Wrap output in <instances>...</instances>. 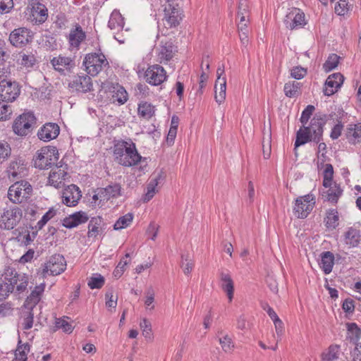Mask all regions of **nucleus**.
Here are the masks:
<instances>
[{"label":"nucleus","mask_w":361,"mask_h":361,"mask_svg":"<svg viewBox=\"0 0 361 361\" xmlns=\"http://www.w3.org/2000/svg\"><path fill=\"white\" fill-rule=\"evenodd\" d=\"M290 74L292 78L297 80H300L303 78L306 75L307 71L305 68H303L301 66H296L291 70Z\"/></svg>","instance_id":"63"},{"label":"nucleus","mask_w":361,"mask_h":361,"mask_svg":"<svg viewBox=\"0 0 361 361\" xmlns=\"http://www.w3.org/2000/svg\"><path fill=\"white\" fill-rule=\"evenodd\" d=\"M22 210L18 207H14L4 210L0 218V227L4 229H13L21 220Z\"/></svg>","instance_id":"9"},{"label":"nucleus","mask_w":361,"mask_h":361,"mask_svg":"<svg viewBox=\"0 0 361 361\" xmlns=\"http://www.w3.org/2000/svg\"><path fill=\"white\" fill-rule=\"evenodd\" d=\"M13 7V0H0V13H6Z\"/></svg>","instance_id":"64"},{"label":"nucleus","mask_w":361,"mask_h":361,"mask_svg":"<svg viewBox=\"0 0 361 361\" xmlns=\"http://www.w3.org/2000/svg\"><path fill=\"white\" fill-rule=\"evenodd\" d=\"M66 268V262L63 255L56 254L51 256L44 264L43 268L39 272L44 279L47 275L56 276L61 274Z\"/></svg>","instance_id":"4"},{"label":"nucleus","mask_w":361,"mask_h":361,"mask_svg":"<svg viewBox=\"0 0 361 361\" xmlns=\"http://www.w3.org/2000/svg\"><path fill=\"white\" fill-rule=\"evenodd\" d=\"M110 92H111V101L113 103L117 102L118 104H125L128 98V93L125 88L117 84H113L111 86Z\"/></svg>","instance_id":"20"},{"label":"nucleus","mask_w":361,"mask_h":361,"mask_svg":"<svg viewBox=\"0 0 361 361\" xmlns=\"http://www.w3.org/2000/svg\"><path fill=\"white\" fill-rule=\"evenodd\" d=\"M167 75L164 68L159 65H153L148 67L145 73V79L152 85H161L166 80Z\"/></svg>","instance_id":"11"},{"label":"nucleus","mask_w":361,"mask_h":361,"mask_svg":"<svg viewBox=\"0 0 361 361\" xmlns=\"http://www.w3.org/2000/svg\"><path fill=\"white\" fill-rule=\"evenodd\" d=\"M11 149L9 144L0 141V161L6 159L11 155Z\"/></svg>","instance_id":"60"},{"label":"nucleus","mask_w":361,"mask_h":361,"mask_svg":"<svg viewBox=\"0 0 361 361\" xmlns=\"http://www.w3.org/2000/svg\"><path fill=\"white\" fill-rule=\"evenodd\" d=\"M346 138L353 145L361 142V123L349 126L347 129Z\"/></svg>","instance_id":"27"},{"label":"nucleus","mask_w":361,"mask_h":361,"mask_svg":"<svg viewBox=\"0 0 361 361\" xmlns=\"http://www.w3.org/2000/svg\"><path fill=\"white\" fill-rule=\"evenodd\" d=\"M68 87L78 92H87L91 91L92 88V83L90 76L78 75L69 82Z\"/></svg>","instance_id":"16"},{"label":"nucleus","mask_w":361,"mask_h":361,"mask_svg":"<svg viewBox=\"0 0 361 361\" xmlns=\"http://www.w3.org/2000/svg\"><path fill=\"white\" fill-rule=\"evenodd\" d=\"M338 212L335 209L327 212L326 218V226L329 228H335L338 224Z\"/></svg>","instance_id":"45"},{"label":"nucleus","mask_w":361,"mask_h":361,"mask_svg":"<svg viewBox=\"0 0 361 361\" xmlns=\"http://www.w3.org/2000/svg\"><path fill=\"white\" fill-rule=\"evenodd\" d=\"M137 111L140 116L149 119L154 115L155 107L150 103L142 102L139 104Z\"/></svg>","instance_id":"36"},{"label":"nucleus","mask_w":361,"mask_h":361,"mask_svg":"<svg viewBox=\"0 0 361 361\" xmlns=\"http://www.w3.org/2000/svg\"><path fill=\"white\" fill-rule=\"evenodd\" d=\"M55 327L57 329H61L64 332L68 334L71 333L73 329L72 324L65 317L57 319L55 322Z\"/></svg>","instance_id":"52"},{"label":"nucleus","mask_w":361,"mask_h":361,"mask_svg":"<svg viewBox=\"0 0 361 361\" xmlns=\"http://www.w3.org/2000/svg\"><path fill=\"white\" fill-rule=\"evenodd\" d=\"M221 287L226 293L229 302L233 298L234 283L229 274L221 272L220 274Z\"/></svg>","instance_id":"21"},{"label":"nucleus","mask_w":361,"mask_h":361,"mask_svg":"<svg viewBox=\"0 0 361 361\" xmlns=\"http://www.w3.org/2000/svg\"><path fill=\"white\" fill-rule=\"evenodd\" d=\"M56 214V210L54 208H51L49 209L48 212H47L42 219L37 222V226L38 229H42V227L47 223L48 221H49L51 219H52L55 215Z\"/></svg>","instance_id":"57"},{"label":"nucleus","mask_w":361,"mask_h":361,"mask_svg":"<svg viewBox=\"0 0 361 361\" xmlns=\"http://www.w3.org/2000/svg\"><path fill=\"white\" fill-rule=\"evenodd\" d=\"M302 202V199L296 200L294 211L298 218L304 219L312 211V204H305Z\"/></svg>","instance_id":"35"},{"label":"nucleus","mask_w":361,"mask_h":361,"mask_svg":"<svg viewBox=\"0 0 361 361\" xmlns=\"http://www.w3.org/2000/svg\"><path fill=\"white\" fill-rule=\"evenodd\" d=\"M237 16L241 21H244L245 19H250V10L247 0H239Z\"/></svg>","instance_id":"39"},{"label":"nucleus","mask_w":361,"mask_h":361,"mask_svg":"<svg viewBox=\"0 0 361 361\" xmlns=\"http://www.w3.org/2000/svg\"><path fill=\"white\" fill-rule=\"evenodd\" d=\"M174 48L171 42H166L160 47L158 57L161 63L168 61L173 56Z\"/></svg>","instance_id":"34"},{"label":"nucleus","mask_w":361,"mask_h":361,"mask_svg":"<svg viewBox=\"0 0 361 361\" xmlns=\"http://www.w3.org/2000/svg\"><path fill=\"white\" fill-rule=\"evenodd\" d=\"M344 78L340 73L330 75L325 82L324 93L326 96H331L338 91L343 82Z\"/></svg>","instance_id":"15"},{"label":"nucleus","mask_w":361,"mask_h":361,"mask_svg":"<svg viewBox=\"0 0 361 361\" xmlns=\"http://www.w3.org/2000/svg\"><path fill=\"white\" fill-rule=\"evenodd\" d=\"M85 33L80 25H77L75 30L69 34V43L71 47L78 49L80 43L85 39Z\"/></svg>","instance_id":"31"},{"label":"nucleus","mask_w":361,"mask_h":361,"mask_svg":"<svg viewBox=\"0 0 361 361\" xmlns=\"http://www.w3.org/2000/svg\"><path fill=\"white\" fill-rule=\"evenodd\" d=\"M345 241L351 247H356L360 241V231L355 228H350L345 234Z\"/></svg>","instance_id":"37"},{"label":"nucleus","mask_w":361,"mask_h":361,"mask_svg":"<svg viewBox=\"0 0 361 361\" xmlns=\"http://www.w3.org/2000/svg\"><path fill=\"white\" fill-rule=\"evenodd\" d=\"M11 79V66L0 61V83Z\"/></svg>","instance_id":"48"},{"label":"nucleus","mask_w":361,"mask_h":361,"mask_svg":"<svg viewBox=\"0 0 361 361\" xmlns=\"http://www.w3.org/2000/svg\"><path fill=\"white\" fill-rule=\"evenodd\" d=\"M36 63V59L33 54L22 55L21 65L26 68H32Z\"/></svg>","instance_id":"62"},{"label":"nucleus","mask_w":361,"mask_h":361,"mask_svg":"<svg viewBox=\"0 0 361 361\" xmlns=\"http://www.w3.org/2000/svg\"><path fill=\"white\" fill-rule=\"evenodd\" d=\"M334 264V256L329 251L324 252L321 255L320 267L326 274L331 272Z\"/></svg>","instance_id":"29"},{"label":"nucleus","mask_w":361,"mask_h":361,"mask_svg":"<svg viewBox=\"0 0 361 361\" xmlns=\"http://www.w3.org/2000/svg\"><path fill=\"white\" fill-rule=\"evenodd\" d=\"M25 167L20 161H11L8 168V178L14 181L22 178L25 173Z\"/></svg>","instance_id":"24"},{"label":"nucleus","mask_w":361,"mask_h":361,"mask_svg":"<svg viewBox=\"0 0 361 361\" xmlns=\"http://www.w3.org/2000/svg\"><path fill=\"white\" fill-rule=\"evenodd\" d=\"M157 179H152L147 186V192L143 197V202H147L154 196L157 190Z\"/></svg>","instance_id":"43"},{"label":"nucleus","mask_w":361,"mask_h":361,"mask_svg":"<svg viewBox=\"0 0 361 361\" xmlns=\"http://www.w3.org/2000/svg\"><path fill=\"white\" fill-rule=\"evenodd\" d=\"M106 306L108 308H114L115 309L117 304L118 296H114V290L113 288L109 289L106 294Z\"/></svg>","instance_id":"55"},{"label":"nucleus","mask_w":361,"mask_h":361,"mask_svg":"<svg viewBox=\"0 0 361 361\" xmlns=\"http://www.w3.org/2000/svg\"><path fill=\"white\" fill-rule=\"evenodd\" d=\"M83 64L87 72L92 76L97 75L104 66L108 65V61L104 55L96 53L86 55Z\"/></svg>","instance_id":"5"},{"label":"nucleus","mask_w":361,"mask_h":361,"mask_svg":"<svg viewBox=\"0 0 361 361\" xmlns=\"http://www.w3.org/2000/svg\"><path fill=\"white\" fill-rule=\"evenodd\" d=\"M33 38V34L29 29L22 27L14 29L9 35L11 44L18 48H22L30 43Z\"/></svg>","instance_id":"8"},{"label":"nucleus","mask_w":361,"mask_h":361,"mask_svg":"<svg viewBox=\"0 0 361 361\" xmlns=\"http://www.w3.org/2000/svg\"><path fill=\"white\" fill-rule=\"evenodd\" d=\"M133 219V214L132 213H128L124 216L118 218L114 225L115 230H121L126 228Z\"/></svg>","instance_id":"41"},{"label":"nucleus","mask_w":361,"mask_h":361,"mask_svg":"<svg viewBox=\"0 0 361 361\" xmlns=\"http://www.w3.org/2000/svg\"><path fill=\"white\" fill-rule=\"evenodd\" d=\"M300 87V82L295 81L288 82L284 85L285 94L288 97H295L298 94Z\"/></svg>","instance_id":"42"},{"label":"nucleus","mask_w":361,"mask_h":361,"mask_svg":"<svg viewBox=\"0 0 361 361\" xmlns=\"http://www.w3.org/2000/svg\"><path fill=\"white\" fill-rule=\"evenodd\" d=\"M32 192V185L27 181H16L9 187L8 197L13 203L20 204L30 197Z\"/></svg>","instance_id":"3"},{"label":"nucleus","mask_w":361,"mask_h":361,"mask_svg":"<svg viewBox=\"0 0 361 361\" xmlns=\"http://www.w3.org/2000/svg\"><path fill=\"white\" fill-rule=\"evenodd\" d=\"M14 233L17 240L25 245H29L33 240L27 228L19 227Z\"/></svg>","instance_id":"38"},{"label":"nucleus","mask_w":361,"mask_h":361,"mask_svg":"<svg viewBox=\"0 0 361 361\" xmlns=\"http://www.w3.org/2000/svg\"><path fill=\"white\" fill-rule=\"evenodd\" d=\"M328 188L329 189L326 191L322 192V195L323 198L332 203H337L343 190L336 183H334V185H331V186Z\"/></svg>","instance_id":"30"},{"label":"nucleus","mask_w":361,"mask_h":361,"mask_svg":"<svg viewBox=\"0 0 361 361\" xmlns=\"http://www.w3.org/2000/svg\"><path fill=\"white\" fill-rule=\"evenodd\" d=\"M55 149L50 147H42L37 151L33 161L36 168L46 169L50 168L54 161L56 159L55 157Z\"/></svg>","instance_id":"7"},{"label":"nucleus","mask_w":361,"mask_h":361,"mask_svg":"<svg viewBox=\"0 0 361 361\" xmlns=\"http://www.w3.org/2000/svg\"><path fill=\"white\" fill-rule=\"evenodd\" d=\"M339 59L340 57L336 54H330L323 65L324 70L326 72H329L336 68L339 63Z\"/></svg>","instance_id":"46"},{"label":"nucleus","mask_w":361,"mask_h":361,"mask_svg":"<svg viewBox=\"0 0 361 361\" xmlns=\"http://www.w3.org/2000/svg\"><path fill=\"white\" fill-rule=\"evenodd\" d=\"M219 343L223 350L226 353H231L234 348L232 339L228 335L220 338Z\"/></svg>","instance_id":"56"},{"label":"nucleus","mask_w":361,"mask_h":361,"mask_svg":"<svg viewBox=\"0 0 361 361\" xmlns=\"http://www.w3.org/2000/svg\"><path fill=\"white\" fill-rule=\"evenodd\" d=\"M51 63L54 70L65 74L64 71H71L75 66L74 61L70 57L59 56L51 60Z\"/></svg>","instance_id":"19"},{"label":"nucleus","mask_w":361,"mask_h":361,"mask_svg":"<svg viewBox=\"0 0 361 361\" xmlns=\"http://www.w3.org/2000/svg\"><path fill=\"white\" fill-rule=\"evenodd\" d=\"M44 289V283L36 286L32 291L30 296L26 299L24 307L25 309H33L40 300V295Z\"/></svg>","instance_id":"25"},{"label":"nucleus","mask_w":361,"mask_h":361,"mask_svg":"<svg viewBox=\"0 0 361 361\" xmlns=\"http://www.w3.org/2000/svg\"><path fill=\"white\" fill-rule=\"evenodd\" d=\"M315 108L313 105H308L305 110L302 112V115L300 117V122L302 123V126L305 127V126L307 123L310 118L312 115Z\"/></svg>","instance_id":"59"},{"label":"nucleus","mask_w":361,"mask_h":361,"mask_svg":"<svg viewBox=\"0 0 361 361\" xmlns=\"http://www.w3.org/2000/svg\"><path fill=\"white\" fill-rule=\"evenodd\" d=\"M13 109L11 105L0 100V121H7L11 118Z\"/></svg>","instance_id":"44"},{"label":"nucleus","mask_w":361,"mask_h":361,"mask_svg":"<svg viewBox=\"0 0 361 361\" xmlns=\"http://www.w3.org/2000/svg\"><path fill=\"white\" fill-rule=\"evenodd\" d=\"M87 220V214L83 212H79L65 218L63 221V225L68 228H72L79 224L85 223Z\"/></svg>","instance_id":"22"},{"label":"nucleus","mask_w":361,"mask_h":361,"mask_svg":"<svg viewBox=\"0 0 361 361\" xmlns=\"http://www.w3.org/2000/svg\"><path fill=\"white\" fill-rule=\"evenodd\" d=\"M121 186L119 184L115 183L110 185L105 188H101L99 195L101 198L109 200L111 198H116L121 195Z\"/></svg>","instance_id":"28"},{"label":"nucleus","mask_w":361,"mask_h":361,"mask_svg":"<svg viewBox=\"0 0 361 361\" xmlns=\"http://www.w3.org/2000/svg\"><path fill=\"white\" fill-rule=\"evenodd\" d=\"M114 160L123 166H132L139 162H145L146 158H142L137 152L135 144L129 141L118 140L114 145Z\"/></svg>","instance_id":"1"},{"label":"nucleus","mask_w":361,"mask_h":361,"mask_svg":"<svg viewBox=\"0 0 361 361\" xmlns=\"http://www.w3.org/2000/svg\"><path fill=\"white\" fill-rule=\"evenodd\" d=\"M214 90V99L219 104H221L226 99V79L225 77L219 78V76L217 78L215 82Z\"/></svg>","instance_id":"23"},{"label":"nucleus","mask_w":361,"mask_h":361,"mask_svg":"<svg viewBox=\"0 0 361 361\" xmlns=\"http://www.w3.org/2000/svg\"><path fill=\"white\" fill-rule=\"evenodd\" d=\"M27 311L23 312L24 322L23 323V329L28 330L32 327L34 321V314L32 309H27Z\"/></svg>","instance_id":"54"},{"label":"nucleus","mask_w":361,"mask_h":361,"mask_svg":"<svg viewBox=\"0 0 361 361\" xmlns=\"http://www.w3.org/2000/svg\"><path fill=\"white\" fill-rule=\"evenodd\" d=\"M326 121V114L318 113L314 116L309 126L303 127L311 135L312 141L318 143L322 140L323 127Z\"/></svg>","instance_id":"6"},{"label":"nucleus","mask_w":361,"mask_h":361,"mask_svg":"<svg viewBox=\"0 0 361 361\" xmlns=\"http://www.w3.org/2000/svg\"><path fill=\"white\" fill-rule=\"evenodd\" d=\"M87 284L91 289L101 288L104 284V278L100 274H95L90 279Z\"/></svg>","instance_id":"51"},{"label":"nucleus","mask_w":361,"mask_h":361,"mask_svg":"<svg viewBox=\"0 0 361 361\" xmlns=\"http://www.w3.org/2000/svg\"><path fill=\"white\" fill-rule=\"evenodd\" d=\"M81 197L79 188L75 185H71L63 192V203L68 207H73L77 204Z\"/></svg>","instance_id":"18"},{"label":"nucleus","mask_w":361,"mask_h":361,"mask_svg":"<svg viewBox=\"0 0 361 361\" xmlns=\"http://www.w3.org/2000/svg\"><path fill=\"white\" fill-rule=\"evenodd\" d=\"M48 17V10L39 2H32L28 19L34 24H42Z\"/></svg>","instance_id":"13"},{"label":"nucleus","mask_w":361,"mask_h":361,"mask_svg":"<svg viewBox=\"0 0 361 361\" xmlns=\"http://www.w3.org/2000/svg\"><path fill=\"white\" fill-rule=\"evenodd\" d=\"M14 286V285L6 281L0 283V301L4 300L10 293L13 292Z\"/></svg>","instance_id":"53"},{"label":"nucleus","mask_w":361,"mask_h":361,"mask_svg":"<svg viewBox=\"0 0 361 361\" xmlns=\"http://www.w3.org/2000/svg\"><path fill=\"white\" fill-rule=\"evenodd\" d=\"M20 87L15 80H6L0 83V97L6 102L15 101L20 95Z\"/></svg>","instance_id":"10"},{"label":"nucleus","mask_w":361,"mask_h":361,"mask_svg":"<svg viewBox=\"0 0 361 361\" xmlns=\"http://www.w3.org/2000/svg\"><path fill=\"white\" fill-rule=\"evenodd\" d=\"M145 305L146 308L152 310L154 309V305L153 304L154 302L155 292L152 286H149L146 290L145 293Z\"/></svg>","instance_id":"47"},{"label":"nucleus","mask_w":361,"mask_h":361,"mask_svg":"<svg viewBox=\"0 0 361 361\" xmlns=\"http://www.w3.org/2000/svg\"><path fill=\"white\" fill-rule=\"evenodd\" d=\"M312 140V139L311 135L307 130H305V128H300L299 130H298L296 133V140L294 145V153L295 157H298V155L297 148L300 145H305V143Z\"/></svg>","instance_id":"32"},{"label":"nucleus","mask_w":361,"mask_h":361,"mask_svg":"<svg viewBox=\"0 0 361 361\" xmlns=\"http://www.w3.org/2000/svg\"><path fill=\"white\" fill-rule=\"evenodd\" d=\"M182 19L180 9L178 4H169L164 8L163 21L167 27H176Z\"/></svg>","instance_id":"12"},{"label":"nucleus","mask_w":361,"mask_h":361,"mask_svg":"<svg viewBox=\"0 0 361 361\" xmlns=\"http://www.w3.org/2000/svg\"><path fill=\"white\" fill-rule=\"evenodd\" d=\"M338 349L336 346H330L327 353L323 355V359L328 361H334L338 359Z\"/></svg>","instance_id":"61"},{"label":"nucleus","mask_w":361,"mask_h":361,"mask_svg":"<svg viewBox=\"0 0 361 361\" xmlns=\"http://www.w3.org/2000/svg\"><path fill=\"white\" fill-rule=\"evenodd\" d=\"M284 23L290 30L302 27L306 24L305 14L300 9L294 8L286 15Z\"/></svg>","instance_id":"14"},{"label":"nucleus","mask_w":361,"mask_h":361,"mask_svg":"<svg viewBox=\"0 0 361 361\" xmlns=\"http://www.w3.org/2000/svg\"><path fill=\"white\" fill-rule=\"evenodd\" d=\"M36 124V118L32 112H25L18 116L13 121V133L18 136H26L30 134Z\"/></svg>","instance_id":"2"},{"label":"nucleus","mask_w":361,"mask_h":361,"mask_svg":"<svg viewBox=\"0 0 361 361\" xmlns=\"http://www.w3.org/2000/svg\"><path fill=\"white\" fill-rule=\"evenodd\" d=\"M348 334L353 343H358L357 341L361 336V329L355 323L348 324Z\"/></svg>","instance_id":"40"},{"label":"nucleus","mask_w":361,"mask_h":361,"mask_svg":"<svg viewBox=\"0 0 361 361\" xmlns=\"http://www.w3.org/2000/svg\"><path fill=\"white\" fill-rule=\"evenodd\" d=\"M4 279L6 282H8L13 285L17 284L20 275L18 274L15 269L8 268L4 274Z\"/></svg>","instance_id":"50"},{"label":"nucleus","mask_w":361,"mask_h":361,"mask_svg":"<svg viewBox=\"0 0 361 361\" xmlns=\"http://www.w3.org/2000/svg\"><path fill=\"white\" fill-rule=\"evenodd\" d=\"M109 27L113 30H121L124 26L123 18L118 11H114L110 16Z\"/></svg>","instance_id":"33"},{"label":"nucleus","mask_w":361,"mask_h":361,"mask_svg":"<svg viewBox=\"0 0 361 361\" xmlns=\"http://www.w3.org/2000/svg\"><path fill=\"white\" fill-rule=\"evenodd\" d=\"M334 175V169L331 164H326L324 171L323 185L325 188L330 187L332 185V178Z\"/></svg>","instance_id":"49"},{"label":"nucleus","mask_w":361,"mask_h":361,"mask_svg":"<svg viewBox=\"0 0 361 361\" xmlns=\"http://www.w3.org/2000/svg\"><path fill=\"white\" fill-rule=\"evenodd\" d=\"M140 329L142 331V334L146 338H152V325L149 320L143 319L140 324Z\"/></svg>","instance_id":"58"},{"label":"nucleus","mask_w":361,"mask_h":361,"mask_svg":"<svg viewBox=\"0 0 361 361\" xmlns=\"http://www.w3.org/2000/svg\"><path fill=\"white\" fill-rule=\"evenodd\" d=\"M60 132L59 126L54 123H48L38 131V137L45 142L50 141L57 137Z\"/></svg>","instance_id":"17"},{"label":"nucleus","mask_w":361,"mask_h":361,"mask_svg":"<svg viewBox=\"0 0 361 361\" xmlns=\"http://www.w3.org/2000/svg\"><path fill=\"white\" fill-rule=\"evenodd\" d=\"M66 176L67 173L63 169H61V167L56 166L51 170L49 174V183L56 188H60L62 180H65Z\"/></svg>","instance_id":"26"}]
</instances>
